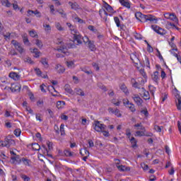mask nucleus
Masks as SVG:
<instances>
[{"label":"nucleus","instance_id":"f257e3e1","mask_svg":"<svg viewBox=\"0 0 181 181\" xmlns=\"http://www.w3.org/2000/svg\"><path fill=\"white\" fill-rule=\"evenodd\" d=\"M135 17L138 21H140V22L145 23V22H158V19L155 16H152L151 14L145 15L143 14L141 12H137L135 13Z\"/></svg>","mask_w":181,"mask_h":181},{"label":"nucleus","instance_id":"f03ea898","mask_svg":"<svg viewBox=\"0 0 181 181\" xmlns=\"http://www.w3.org/2000/svg\"><path fill=\"white\" fill-rule=\"evenodd\" d=\"M11 45H14L15 49L18 51L20 54H22V53L25 52V49L23 47H22V45H21V43H19L18 41L13 40L11 41Z\"/></svg>","mask_w":181,"mask_h":181},{"label":"nucleus","instance_id":"7ed1b4c3","mask_svg":"<svg viewBox=\"0 0 181 181\" xmlns=\"http://www.w3.org/2000/svg\"><path fill=\"white\" fill-rule=\"evenodd\" d=\"M11 145H15V140L13 139H8L4 141H0V146L11 148Z\"/></svg>","mask_w":181,"mask_h":181},{"label":"nucleus","instance_id":"20e7f679","mask_svg":"<svg viewBox=\"0 0 181 181\" xmlns=\"http://www.w3.org/2000/svg\"><path fill=\"white\" fill-rule=\"evenodd\" d=\"M151 28H152L153 30H154V32H156L158 35H161L163 36V35H166V31L165 30V29H163L158 25H152Z\"/></svg>","mask_w":181,"mask_h":181},{"label":"nucleus","instance_id":"39448f33","mask_svg":"<svg viewBox=\"0 0 181 181\" xmlns=\"http://www.w3.org/2000/svg\"><path fill=\"white\" fill-rule=\"evenodd\" d=\"M80 153H81V156H84L83 158V160H84V162H87V159H88V156H90V151H88V150H87V148L81 149Z\"/></svg>","mask_w":181,"mask_h":181},{"label":"nucleus","instance_id":"423d86ee","mask_svg":"<svg viewBox=\"0 0 181 181\" xmlns=\"http://www.w3.org/2000/svg\"><path fill=\"white\" fill-rule=\"evenodd\" d=\"M84 43H88V48L91 52H94L95 50V45H94V41H91L88 39V37H86V40H83Z\"/></svg>","mask_w":181,"mask_h":181},{"label":"nucleus","instance_id":"0eeeda50","mask_svg":"<svg viewBox=\"0 0 181 181\" xmlns=\"http://www.w3.org/2000/svg\"><path fill=\"white\" fill-rule=\"evenodd\" d=\"M132 98L134 100V103H136L138 107H141V105H142V103H144V100H142V98H141V97H139V95H133Z\"/></svg>","mask_w":181,"mask_h":181},{"label":"nucleus","instance_id":"6e6552de","mask_svg":"<svg viewBox=\"0 0 181 181\" xmlns=\"http://www.w3.org/2000/svg\"><path fill=\"white\" fill-rule=\"evenodd\" d=\"M124 105L127 107V108H129L131 111V112H135L136 111V109H135V105L134 103H130L129 100H127L126 103H123Z\"/></svg>","mask_w":181,"mask_h":181},{"label":"nucleus","instance_id":"1a4fd4ad","mask_svg":"<svg viewBox=\"0 0 181 181\" xmlns=\"http://www.w3.org/2000/svg\"><path fill=\"white\" fill-rule=\"evenodd\" d=\"M64 154L66 158H74L76 153L70 150V148L65 149L64 151Z\"/></svg>","mask_w":181,"mask_h":181},{"label":"nucleus","instance_id":"9d476101","mask_svg":"<svg viewBox=\"0 0 181 181\" xmlns=\"http://www.w3.org/2000/svg\"><path fill=\"white\" fill-rule=\"evenodd\" d=\"M21 84H13L12 87L10 88V90H11L12 93H16V91H21Z\"/></svg>","mask_w":181,"mask_h":181},{"label":"nucleus","instance_id":"9b49d317","mask_svg":"<svg viewBox=\"0 0 181 181\" xmlns=\"http://www.w3.org/2000/svg\"><path fill=\"white\" fill-rule=\"evenodd\" d=\"M117 169L120 170V172H129L131 170V168L127 167L125 165H117Z\"/></svg>","mask_w":181,"mask_h":181},{"label":"nucleus","instance_id":"f8f14e48","mask_svg":"<svg viewBox=\"0 0 181 181\" xmlns=\"http://www.w3.org/2000/svg\"><path fill=\"white\" fill-rule=\"evenodd\" d=\"M8 77L16 81H18L21 78V76H19V74H18L16 72L10 73Z\"/></svg>","mask_w":181,"mask_h":181},{"label":"nucleus","instance_id":"ddd939ff","mask_svg":"<svg viewBox=\"0 0 181 181\" xmlns=\"http://www.w3.org/2000/svg\"><path fill=\"white\" fill-rule=\"evenodd\" d=\"M159 71H156L153 75H151L152 77V80H153L155 81V83H156V84H158V80H159Z\"/></svg>","mask_w":181,"mask_h":181},{"label":"nucleus","instance_id":"4468645a","mask_svg":"<svg viewBox=\"0 0 181 181\" xmlns=\"http://www.w3.org/2000/svg\"><path fill=\"white\" fill-rule=\"evenodd\" d=\"M95 131H97V132H101V124L99 121H95V127H94Z\"/></svg>","mask_w":181,"mask_h":181},{"label":"nucleus","instance_id":"2eb2a0df","mask_svg":"<svg viewBox=\"0 0 181 181\" xmlns=\"http://www.w3.org/2000/svg\"><path fill=\"white\" fill-rule=\"evenodd\" d=\"M119 1L122 6H125L128 9L131 8V4H129L127 0H119Z\"/></svg>","mask_w":181,"mask_h":181},{"label":"nucleus","instance_id":"dca6fc26","mask_svg":"<svg viewBox=\"0 0 181 181\" xmlns=\"http://www.w3.org/2000/svg\"><path fill=\"white\" fill-rule=\"evenodd\" d=\"M11 160H14L16 162V163H21L22 159H21V156L17 155V156H13L11 157Z\"/></svg>","mask_w":181,"mask_h":181},{"label":"nucleus","instance_id":"f3484780","mask_svg":"<svg viewBox=\"0 0 181 181\" xmlns=\"http://www.w3.org/2000/svg\"><path fill=\"white\" fill-rule=\"evenodd\" d=\"M40 149L44 151V153L46 154L47 156H48L49 158H53V156L49 153V150L47 149V148H46V146L42 145Z\"/></svg>","mask_w":181,"mask_h":181},{"label":"nucleus","instance_id":"a211bd4d","mask_svg":"<svg viewBox=\"0 0 181 181\" xmlns=\"http://www.w3.org/2000/svg\"><path fill=\"white\" fill-rule=\"evenodd\" d=\"M56 11L58 12V13H59V15H61L62 18H64V19H66V18H67V13H66L64 10H63L62 8L57 9Z\"/></svg>","mask_w":181,"mask_h":181},{"label":"nucleus","instance_id":"6ab92c4d","mask_svg":"<svg viewBox=\"0 0 181 181\" xmlns=\"http://www.w3.org/2000/svg\"><path fill=\"white\" fill-rule=\"evenodd\" d=\"M34 70L38 77H42V78H47V75H44L43 76H42V71H40V69L35 68Z\"/></svg>","mask_w":181,"mask_h":181},{"label":"nucleus","instance_id":"aec40b11","mask_svg":"<svg viewBox=\"0 0 181 181\" xmlns=\"http://www.w3.org/2000/svg\"><path fill=\"white\" fill-rule=\"evenodd\" d=\"M74 40H76L78 45H81L83 42H81V35L75 34L74 35Z\"/></svg>","mask_w":181,"mask_h":181},{"label":"nucleus","instance_id":"412c9836","mask_svg":"<svg viewBox=\"0 0 181 181\" xmlns=\"http://www.w3.org/2000/svg\"><path fill=\"white\" fill-rule=\"evenodd\" d=\"M69 4L71 6V9H74L75 11H77V9H78V8H80V6H78V4H77L76 2H71L69 1Z\"/></svg>","mask_w":181,"mask_h":181},{"label":"nucleus","instance_id":"4be33fe9","mask_svg":"<svg viewBox=\"0 0 181 181\" xmlns=\"http://www.w3.org/2000/svg\"><path fill=\"white\" fill-rule=\"evenodd\" d=\"M65 91L68 93L69 94H73V89H71V87H70V85L66 84L64 87Z\"/></svg>","mask_w":181,"mask_h":181},{"label":"nucleus","instance_id":"5701e85b","mask_svg":"<svg viewBox=\"0 0 181 181\" xmlns=\"http://www.w3.org/2000/svg\"><path fill=\"white\" fill-rule=\"evenodd\" d=\"M104 8L107 11V12H112L114 11V8H112V6H111L108 3L105 2Z\"/></svg>","mask_w":181,"mask_h":181},{"label":"nucleus","instance_id":"b1692460","mask_svg":"<svg viewBox=\"0 0 181 181\" xmlns=\"http://www.w3.org/2000/svg\"><path fill=\"white\" fill-rule=\"evenodd\" d=\"M75 91L77 95H81V97H84V95H86L84 91H83V90H81V88H76Z\"/></svg>","mask_w":181,"mask_h":181},{"label":"nucleus","instance_id":"393cba45","mask_svg":"<svg viewBox=\"0 0 181 181\" xmlns=\"http://www.w3.org/2000/svg\"><path fill=\"white\" fill-rule=\"evenodd\" d=\"M168 15V14H166ZM169 16V19H170V21H173L174 22H178L179 20L177 19V17H176V15H175V13H171L168 15Z\"/></svg>","mask_w":181,"mask_h":181},{"label":"nucleus","instance_id":"a878e982","mask_svg":"<svg viewBox=\"0 0 181 181\" xmlns=\"http://www.w3.org/2000/svg\"><path fill=\"white\" fill-rule=\"evenodd\" d=\"M66 64L69 69H74V67L76 66L74 65V62L73 61H66Z\"/></svg>","mask_w":181,"mask_h":181},{"label":"nucleus","instance_id":"bb28decb","mask_svg":"<svg viewBox=\"0 0 181 181\" xmlns=\"http://www.w3.org/2000/svg\"><path fill=\"white\" fill-rule=\"evenodd\" d=\"M56 69H58V73H64L66 71V69H64V66H62L61 64H57Z\"/></svg>","mask_w":181,"mask_h":181},{"label":"nucleus","instance_id":"cd10ccee","mask_svg":"<svg viewBox=\"0 0 181 181\" xmlns=\"http://www.w3.org/2000/svg\"><path fill=\"white\" fill-rule=\"evenodd\" d=\"M31 53H35V55L34 56V57L35 58H38L40 57V52L39 51V49L37 48H34L33 49V50L31 51Z\"/></svg>","mask_w":181,"mask_h":181},{"label":"nucleus","instance_id":"c85d7f7f","mask_svg":"<svg viewBox=\"0 0 181 181\" xmlns=\"http://www.w3.org/2000/svg\"><path fill=\"white\" fill-rule=\"evenodd\" d=\"M32 148L33 151H40L41 149L40 146L37 143H33L32 144Z\"/></svg>","mask_w":181,"mask_h":181},{"label":"nucleus","instance_id":"c756f323","mask_svg":"<svg viewBox=\"0 0 181 181\" xmlns=\"http://www.w3.org/2000/svg\"><path fill=\"white\" fill-rule=\"evenodd\" d=\"M1 4L2 5H5L7 8H11V6H12V4H11L8 0H2Z\"/></svg>","mask_w":181,"mask_h":181},{"label":"nucleus","instance_id":"7c9ffc66","mask_svg":"<svg viewBox=\"0 0 181 181\" xmlns=\"http://www.w3.org/2000/svg\"><path fill=\"white\" fill-rule=\"evenodd\" d=\"M23 42L24 45H28V43H29V38H28V34L25 33L23 35Z\"/></svg>","mask_w":181,"mask_h":181},{"label":"nucleus","instance_id":"2f4dec72","mask_svg":"<svg viewBox=\"0 0 181 181\" xmlns=\"http://www.w3.org/2000/svg\"><path fill=\"white\" fill-rule=\"evenodd\" d=\"M66 105V102L65 101H63V100H59L57 103V107L60 109L63 107V105Z\"/></svg>","mask_w":181,"mask_h":181},{"label":"nucleus","instance_id":"473e14b6","mask_svg":"<svg viewBox=\"0 0 181 181\" xmlns=\"http://www.w3.org/2000/svg\"><path fill=\"white\" fill-rule=\"evenodd\" d=\"M130 59L133 63H135V60H138V57H136V52H134L130 54Z\"/></svg>","mask_w":181,"mask_h":181},{"label":"nucleus","instance_id":"72a5a7b5","mask_svg":"<svg viewBox=\"0 0 181 181\" xmlns=\"http://www.w3.org/2000/svg\"><path fill=\"white\" fill-rule=\"evenodd\" d=\"M141 90H143V93H144V97H146V100H149V98H151L149 97V92L146 91V90H145V88H141Z\"/></svg>","mask_w":181,"mask_h":181},{"label":"nucleus","instance_id":"f704fd0d","mask_svg":"<svg viewBox=\"0 0 181 181\" xmlns=\"http://www.w3.org/2000/svg\"><path fill=\"white\" fill-rule=\"evenodd\" d=\"M30 12H31V13H34V15H37V18H40V16H42L40 15V12H39V11H37V10H36V11H32V10H28V13H30Z\"/></svg>","mask_w":181,"mask_h":181},{"label":"nucleus","instance_id":"c9c22d12","mask_svg":"<svg viewBox=\"0 0 181 181\" xmlns=\"http://www.w3.org/2000/svg\"><path fill=\"white\" fill-rule=\"evenodd\" d=\"M24 62H25V63H29V64H35V62H33L32 60V58L29 57L25 58Z\"/></svg>","mask_w":181,"mask_h":181},{"label":"nucleus","instance_id":"e433bc0d","mask_svg":"<svg viewBox=\"0 0 181 181\" xmlns=\"http://www.w3.org/2000/svg\"><path fill=\"white\" fill-rule=\"evenodd\" d=\"M177 109L180 110H181V97L178 95L177 98V103H176Z\"/></svg>","mask_w":181,"mask_h":181},{"label":"nucleus","instance_id":"4c0bfd02","mask_svg":"<svg viewBox=\"0 0 181 181\" xmlns=\"http://www.w3.org/2000/svg\"><path fill=\"white\" fill-rule=\"evenodd\" d=\"M144 60H145V65L146 66V67H148V69H151L149 58L147 56H144Z\"/></svg>","mask_w":181,"mask_h":181},{"label":"nucleus","instance_id":"58836bf2","mask_svg":"<svg viewBox=\"0 0 181 181\" xmlns=\"http://www.w3.org/2000/svg\"><path fill=\"white\" fill-rule=\"evenodd\" d=\"M120 90L123 91L124 94H129V92H128V89L127 88V86H125V85H122L120 86Z\"/></svg>","mask_w":181,"mask_h":181},{"label":"nucleus","instance_id":"ea45409f","mask_svg":"<svg viewBox=\"0 0 181 181\" xmlns=\"http://www.w3.org/2000/svg\"><path fill=\"white\" fill-rule=\"evenodd\" d=\"M20 176H21V179H23V180H24V181H30V177H28L25 174H21Z\"/></svg>","mask_w":181,"mask_h":181},{"label":"nucleus","instance_id":"a19ab883","mask_svg":"<svg viewBox=\"0 0 181 181\" xmlns=\"http://www.w3.org/2000/svg\"><path fill=\"white\" fill-rule=\"evenodd\" d=\"M59 132H61V135H66V132H64V124H62L60 126Z\"/></svg>","mask_w":181,"mask_h":181},{"label":"nucleus","instance_id":"79ce46f5","mask_svg":"<svg viewBox=\"0 0 181 181\" xmlns=\"http://www.w3.org/2000/svg\"><path fill=\"white\" fill-rule=\"evenodd\" d=\"M131 144H132V148H135L136 146V139H135V137H132L130 139Z\"/></svg>","mask_w":181,"mask_h":181},{"label":"nucleus","instance_id":"37998d69","mask_svg":"<svg viewBox=\"0 0 181 181\" xmlns=\"http://www.w3.org/2000/svg\"><path fill=\"white\" fill-rule=\"evenodd\" d=\"M29 35L31 37H37V35L36 34V31L35 30L29 31Z\"/></svg>","mask_w":181,"mask_h":181},{"label":"nucleus","instance_id":"c03bdc74","mask_svg":"<svg viewBox=\"0 0 181 181\" xmlns=\"http://www.w3.org/2000/svg\"><path fill=\"white\" fill-rule=\"evenodd\" d=\"M114 21L117 28H119V26H121V21H119V18L118 17H114Z\"/></svg>","mask_w":181,"mask_h":181},{"label":"nucleus","instance_id":"a18cd8bd","mask_svg":"<svg viewBox=\"0 0 181 181\" xmlns=\"http://www.w3.org/2000/svg\"><path fill=\"white\" fill-rule=\"evenodd\" d=\"M36 45L39 49H42V47H43V44L40 40H36Z\"/></svg>","mask_w":181,"mask_h":181},{"label":"nucleus","instance_id":"49530a36","mask_svg":"<svg viewBox=\"0 0 181 181\" xmlns=\"http://www.w3.org/2000/svg\"><path fill=\"white\" fill-rule=\"evenodd\" d=\"M88 29H89V30H91V32H93V33H97V29L95 28V27H94V25H88Z\"/></svg>","mask_w":181,"mask_h":181},{"label":"nucleus","instance_id":"de8ad7c7","mask_svg":"<svg viewBox=\"0 0 181 181\" xmlns=\"http://www.w3.org/2000/svg\"><path fill=\"white\" fill-rule=\"evenodd\" d=\"M40 63L43 64L44 66L46 64V66H49V62H47V59L46 58H42L40 60Z\"/></svg>","mask_w":181,"mask_h":181},{"label":"nucleus","instance_id":"09e8293b","mask_svg":"<svg viewBox=\"0 0 181 181\" xmlns=\"http://www.w3.org/2000/svg\"><path fill=\"white\" fill-rule=\"evenodd\" d=\"M21 160L24 163V165H25V166H30L29 159L22 158Z\"/></svg>","mask_w":181,"mask_h":181},{"label":"nucleus","instance_id":"8fccbe9b","mask_svg":"<svg viewBox=\"0 0 181 181\" xmlns=\"http://www.w3.org/2000/svg\"><path fill=\"white\" fill-rule=\"evenodd\" d=\"M21 132L22 131H21V129H16L14 130V135H16V136H21Z\"/></svg>","mask_w":181,"mask_h":181},{"label":"nucleus","instance_id":"3c124183","mask_svg":"<svg viewBox=\"0 0 181 181\" xmlns=\"http://www.w3.org/2000/svg\"><path fill=\"white\" fill-rule=\"evenodd\" d=\"M47 147H48V151H52V149H53V143L52 142L47 141Z\"/></svg>","mask_w":181,"mask_h":181},{"label":"nucleus","instance_id":"603ef678","mask_svg":"<svg viewBox=\"0 0 181 181\" xmlns=\"http://www.w3.org/2000/svg\"><path fill=\"white\" fill-rule=\"evenodd\" d=\"M162 128H163V127H159L158 125H154V129L155 131H156V132H162Z\"/></svg>","mask_w":181,"mask_h":181},{"label":"nucleus","instance_id":"864d4df0","mask_svg":"<svg viewBox=\"0 0 181 181\" xmlns=\"http://www.w3.org/2000/svg\"><path fill=\"white\" fill-rule=\"evenodd\" d=\"M98 87H99V88H101V90H103V91H107V87L103 85V83H98Z\"/></svg>","mask_w":181,"mask_h":181},{"label":"nucleus","instance_id":"5fc2aeb1","mask_svg":"<svg viewBox=\"0 0 181 181\" xmlns=\"http://www.w3.org/2000/svg\"><path fill=\"white\" fill-rule=\"evenodd\" d=\"M92 66L93 67H94V69H95L96 71H98V70H100V66H98V64L93 62Z\"/></svg>","mask_w":181,"mask_h":181},{"label":"nucleus","instance_id":"6e6d98bb","mask_svg":"<svg viewBox=\"0 0 181 181\" xmlns=\"http://www.w3.org/2000/svg\"><path fill=\"white\" fill-rule=\"evenodd\" d=\"M175 52H177V48H176V49H172L170 52V53L172 54H173V56H175V57H177V56H179L177 54H176V52H175Z\"/></svg>","mask_w":181,"mask_h":181},{"label":"nucleus","instance_id":"4d7b16f0","mask_svg":"<svg viewBox=\"0 0 181 181\" xmlns=\"http://www.w3.org/2000/svg\"><path fill=\"white\" fill-rule=\"evenodd\" d=\"M139 72H140V74H141V76H143V77H144V78H146V73H145V69H141L139 70Z\"/></svg>","mask_w":181,"mask_h":181},{"label":"nucleus","instance_id":"13d9d810","mask_svg":"<svg viewBox=\"0 0 181 181\" xmlns=\"http://www.w3.org/2000/svg\"><path fill=\"white\" fill-rule=\"evenodd\" d=\"M141 168L144 170H148V169H149V166L145 163H141Z\"/></svg>","mask_w":181,"mask_h":181},{"label":"nucleus","instance_id":"bf43d9fd","mask_svg":"<svg viewBox=\"0 0 181 181\" xmlns=\"http://www.w3.org/2000/svg\"><path fill=\"white\" fill-rule=\"evenodd\" d=\"M137 136H145V132H141V131H137L136 132Z\"/></svg>","mask_w":181,"mask_h":181},{"label":"nucleus","instance_id":"052dcab7","mask_svg":"<svg viewBox=\"0 0 181 181\" xmlns=\"http://www.w3.org/2000/svg\"><path fill=\"white\" fill-rule=\"evenodd\" d=\"M115 115H116L117 117H122V115H121V112H119V110L116 109L114 112Z\"/></svg>","mask_w":181,"mask_h":181},{"label":"nucleus","instance_id":"680f3d73","mask_svg":"<svg viewBox=\"0 0 181 181\" xmlns=\"http://www.w3.org/2000/svg\"><path fill=\"white\" fill-rule=\"evenodd\" d=\"M49 9H50V13L52 14V15H56V13H54V5H51L49 6Z\"/></svg>","mask_w":181,"mask_h":181},{"label":"nucleus","instance_id":"e2e57ef3","mask_svg":"<svg viewBox=\"0 0 181 181\" xmlns=\"http://www.w3.org/2000/svg\"><path fill=\"white\" fill-rule=\"evenodd\" d=\"M88 144L89 145V148H93L94 146V142L91 139L88 140Z\"/></svg>","mask_w":181,"mask_h":181},{"label":"nucleus","instance_id":"0e129e2a","mask_svg":"<svg viewBox=\"0 0 181 181\" xmlns=\"http://www.w3.org/2000/svg\"><path fill=\"white\" fill-rule=\"evenodd\" d=\"M62 53H67V47L62 45Z\"/></svg>","mask_w":181,"mask_h":181},{"label":"nucleus","instance_id":"69168bd1","mask_svg":"<svg viewBox=\"0 0 181 181\" xmlns=\"http://www.w3.org/2000/svg\"><path fill=\"white\" fill-rule=\"evenodd\" d=\"M101 132H103L104 136H106V137L110 136V132H108V131L102 130Z\"/></svg>","mask_w":181,"mask_h":181},{"label":"nucleus","instance_id":"338daca9","mask_svg":"<svg viewBox=\"0 0 181 181\" xmlns=\"http://www.w3.org/2000/svg\"><path fill=\"white\" fill-rule=\"evenodd\" d=\"M54 129L56 134H60V132L59 131V126H57V124H54Z\"/></svg>","mask_w":181,"mask_h":181},{"label":"nucleus","instance_id":"774afa93","mask_svg":"<svg viewBox=\"0 0 181 181\" xmlns=\"http://www.w3.org/2000/svg\"><path fill=\"white\" fill-rule=\"evenodd\" d=\"M56 28L58 30H63V28H62L60 23H57Z\"/></svg>","mask_w":181,"mask_h":181}]
</instances>
